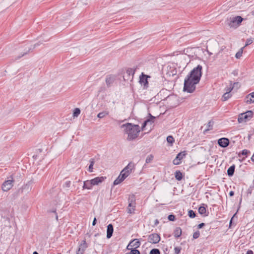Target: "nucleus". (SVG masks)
Here are the masks:
<instances>
[{"instance_id": "nucleus-1", "label": "nucleus", "mask_w": 254, "mask_h": 254, "mask_svg": "<svg viewBox=\"0 0 254 254\" xmlns=\"http://www.w3.org/2000/svg\"><path fill=\"white\" fill-rule=\"evenodd\" d=\"M202 67L198 65L186 76L184 81V91L192 93L195 89L202 75Z\"/></svg>"}, {"instance_id": "nucleus-2", "label": "nucleus", "mask_w": 254, "mask_h": 254, "mask_svg": "<svg viewBox=\"0 0 254 254\" xmlns=\"http://www.w3.org/2000/svg\"><path fill=\"white\" fill-rule=\"evenodd\" d=\"M124 128L125 132L128 134L127 139L132 140L136 138L140 131V127L138 125H134L131 123L124 124L121 126Z\"/></svg>"}, {"instance_id": "nucleus-3", "label": "nucleus", "mask_w": 254, "mask_h": 254, "mask_svg": "<svg viewBox=\"0 0 254 254\" xmlns=\"http://www.w3.org/2000/svg\"><path fill=\"white\" fill-rule=\"evenodd\" d=\"M243 20V18L240 16H237L230 19H227L226 21V24L230 28H233L236 29L237 28L241 23Z\"/></svg>"}, {"instance_id": "nucleus-4", "label": "nucleus", "mask_w": 254, "mask_h": 254, "mask_svg": "<svg viewBox=\"0 0 254 254\" xmlns=\"http://www.w3.org/2000/svg\"><path fill=\"white\" fill-rule=\"evenodd\" d=\"M38 45H39V44L38 43L35 44L34 45H31L30 46L27 44L25 45L23 47H22V49H23V51L21 53L20 55L15 58V60H18L24 56L28 54V53H29L30 51H32Z\"/></svg>"}, {"instance_id": "nucleus-5", "label": "nucleus", "mask_w": 254, "mask_h": 254, "mask_svg": "<svg viewBox=\"0 0 254 254\" xmlns=\"http://www.w3.org/2000/svg\"><path fill=\"white\" fill-rule=\"evenodd\" d=\"M10 180L5 181L1 186V189L4 191H7L12 188L14 180L12 176H10Z\"/></svg>"}, {"instance_id": "nucleus-6", "label": "nucleus", "mask_w": 254, "mask_h": 254, "mask_svg": "<svg viewBox=\"0 0 254 254\" xmlns=\"http://www.w3.org/2000/svg\"><path fill=\"white\" fill-rule=\"evenodd\" d=\"M128 205L127 212L128 213H132L134 212L135 207V199L134 195H132L128 199Z\"/></svg>"}, {"instance_id": "nucleus-7", "label": "nucleus", "mask_w": 254, "mask_h": 254, "mask_svg": "<svg viewBox=\"0 0 254 254\" xmlns=\"http://www.w3.org/2000/svg\"><path fill=\"white\" fill-rule=\"evenodd\" d=\"M134 164L130 162L121 172L126 175V177L127 178L130 174L132 170L134 169Z\"/></svg>"}, {"instance_id": "nucleus-8", "label": "nucleus", "mask_w": 254, "mask_h": 254, "mask_svg": "<svg viewBox=\"0 0 254 254\" xmlns=\"http://www.w3.org/2000/svg\"><path fill=\"white\" fill-rule=\"evenodd\" d=\"M150 77V76L144 74L143 72L140 75L139 82L141 85H143L144 89H146L148 87V82L147 78Z\"/></svg>"}, {"instance_id": "nucleus-9", "label": "nucleus", "mask_w": 254, "mask_h": 254, "mask_svg": "<svg viewBox=\"0 0 254 254\" xmlns=\"http://www.w3.org/2000/svg\"><path fill=\"white\" fill-rule=\"evenodd\" d=\"M160 241V235L157 233L152 234L148 236V242L151 244H157Z\"/></svg>"}, {"instance_id": "nucleus-10", "label": "nucleus", "mask_w": 254, "mask_h": 254, "mask_svg": "<svg viewBox=\"0 0 254 254\" xmlns=\"http://www.w3.org/2000/svg\"><path fill=\"white\" fill-rule=\"evenodd\" d=\"M32 184V182H28L26 184L23 185L20 189H19L18 190L19 192L21 193L29 192L31 190Z\"/></svg>"}, {"instance_id": "nucleus-11", "label": "nucleus", "mask_w": 254, "mask_h": 254, "mask_svg": "<svg viewBox=\"0 0 254 254\" xmlns=\"http://www.w3.org/2000/svg\"><path fill=\"white\" fill-rule=\"evenodd\" d=\"M218 145L222 147H226L229 144V140L227 138H221L218 140Z\"/></svg>"}, {"instance_id": "nucleus-12", "label": "nucleus", "mask_w": 254, "mask_h": 254, "mask_svg": "<svg viewBox=\"0 0 254 254\" xmlns=\"http://www.w3.org/2000/svg\"><path fill=\"white\" fill-rule=\"evenodd\" d=\"M106 179V177H98L91 180V184L93 186L98 185L99 183H101Z\"/></svg>"}, {"instance_id": "nucleus-13", "label": "nucleus", "mask_w": 254, "mask_h": 254, "mask_svg": "<svg viewBox=\"0 0 254 254\" xmlns=\"http://www.w3.org/2000/svg\"><path fill=\"white\" fill-rule=\"evenodd\" d=\"M136 68H128L126 70V74H127V80H128L130 79V76H131V79L133 78V76L135 73V70ZM125 77H126V75L124 76V78L125 79Z\"/></svg>"}, {"instance_id": "nucleus-14", "label": "nucleus", "mask_w": 254, "mask_h": 254, "mask_svg": "<svg viewBox=\"0 0 254 254\" xmlns=\"http://www.w3.org/2000/svg\"><path fill=\"white\" fill-rule=\"evenodd\" d=\"M116 79L114 75H109L106 76V83L108 87H110L111 85L114 83Z\"/></svg>"}, {"instance_id": "nucleus-15", "label": "nucleus", "mask_w": 254, "mask_h": 254, "mask_svg": "<svg viewBox=\"0 0 254 254\" xmlns=\"http://www.w3.org/2000/svg\"><path fill=\"white\" fill-rule=\"evenodd\" d=\"M127 178L126 177V175H123V173H120V174L118 176V177L114 181L113 184L114 186L117 185L121 183H122L123 181Z\"/></svg>"}, {"instance_id": "nucleus-16", "label": "nucleus", "mask_w": 254, "mask_h": 254, "mask_svg": "<svg viewBox=\"0 0 254 254\" xmlns=\"http://www.w3.org/2000/svg\"><path fill=\"white\" fill-rule=\"evenodd\" d=\"M86 248L87 244L85 241H83V243L79 246L76 254H83Z\"/></svg>"}, {"instance_id": "nucleus-17", "label": "nucleus", "mask_w": 254, "mask_h": 254, "mask_svg": "<svg viewBox=\"0 0 254 254\" xmlns=\"http://www.w3.org/2000/svg\"><path fill=\"white\" fill-rule=\"evenodd\" d=\"M113 231L114 228L113 225L111 224H109L107 229V238L108 239L110 238L112 236Z\"/></svg>"}, {"instance_id": "nucleus-18", "label": "nucleus", "mask_w": 254, "mask_h": 254, "mask_svg": "<svg viewBox=\"0 0 254 254\" xmlns=\"http://www.w3.org/2000/svg\"><path fill=\"white\" fill-rule=\"evenodd\" d=\"M140 245V243L138 240L134 239L129 243L128 247L130 246L131 247L133 248L132 249H136L137 248L139 247Z\"/></svg>"}, {"instance_id": "nucleus-19", "label": "nucleus", "mask_w": 254, "mask_h": 254, "mask_svg": "<svg viewBox=\"0 0 254 254\" xmlns=\"http://www.w3.org/2000/svg\"><path fill=\"white\" fill-rule=\"evenodd\" d=\"M249 119L247 117V115H245V113L241 114L238 117V121L239 123H241L243 122H246Z\"/></svg>"}, {"instance_id": "nucleus-20", "label": "nucleus", "mask_w": 254, "mask_h": 254, "mask_svg": "<svg viewBox=\"0 0 254 254\" xmlns=\"http://www.w3.org/2000/svg\"><path fill=\"white\" fill-rule=\"evenodd\" d=\"M151 119H147L143 122L141 127L142 130H143L144 129L145 127L146 126L147 124H150V125H151L153 123V120L155 119V118L152 116H151Z\"/></svg>"}, {"instance_id": "nucleus-21", "label": "nucleus", "mask_w": 254, "mask_h": 254, "mask_svg": "<svg viewBox=\"0 0 254 254\" xmlns=\"http://www.w3.org/2000/svg\"><path fill=\"white\" fill-rule=\"evenodd\" d=\"M93 185L91 184V180H87L84 182V184L82 187L83 189L90 190L92 189Z\"/></svg>"}, {"instance_id": "nucleus-22", "label": "nucleus", "mask_w": 254, "mask_h": 254, "mask_svg": "<svg viewBox=\"0 0 254 254\" xmlns=\"http://www.w3.org/2000/svg\"><path fill=\"white\" fill-rule=\"evenodd\" d=\"M247 100L246 102L249 104L254 103V92L249 94L247 96Z\"/></svg>"}, {"instance_id": "nucleus-23", "label": "nucleus", "mask_w": 254, "mask_h": 254, "mask_svg": "<svg viewBox=\"0 0 254 254\" xmlns=\"http://www.w3.org/2000/svg\"><path fill=\"white\" fill-rule=\"evenodd\" d=\"M235 166L234 165L230 166L227 170V174L229 176H232L235 172Z\"/></svg>"}, {"instance_id": "nucleus-24", "label": "nucleus", "mask_w": 254, "mask_h": 254, "mask_svg": "<svg viewBox=\"0 0 254 254\" xmlns=\"http://www.w3.org/2000/svg\"><path fill=\"white\" fill-rule=\"evenodd\" d=\"M174 236L176 238H179L182 235V230L180 227H177L174 231Z\"/></svg>"}, {"instance_id": "nucleus-25", "label": "nucleus", "mask_w": 254, "mask_h": 254, "mask_svg": "<svg viewBox=\"0 0 254 254\" xmlns=\"http://www.w3.org/2000/svg\"><path fill=\"white\" fill-rule=\"evenodd\" d=\"M175 176L176 180L181 181L183 178L182 173L180 171H176L175 173Z\"/></svg>"}, {"instance_id": "nucleus-26", "label": "nucleus", "mask_w": 254, "mask_h": 254, "mask_svg": "<svg viewBox=\"0 0 254 254\" xmlns=\"http://www.w3.org/2000/svg\"><path fill=\"white\" fill-rule=\"evenodd\" d=\"M90 162V165L89 166V168H88V171L89 172H93V165L94 164V163H95V160H94V159L93 158H92L89 161Z\"/></svg>"}, {"instance_id": "nucleus-27", "label": "nucleus", "mask_w": 254, "mask_h": 254, "mask_svg": "<svg viewBox=\"0 0 254 254\" xmlns=\"http://www.w3.org/2000/svg\"><path fill=\"white\" fill-rule=\"evenodd\" d=\"M231 96V95L230 93H229V92H226L224 94L222 97V100L223 101H225L227 100L229 98H230Z\"/></svg>"}, {"instance_id": "nucleus-28", "label": "nucleus", "mask_w": 254, "mask_h": 254, "mask_svg": "<svg viewBox=\"0 0 254 254\" xmlns=\"http://www.w3.org/2000/svg\"><path fill=\"white\" fill-rule=\"evenodd\" d=\"M186 155V152L185 151L180 152L177 155V158H179V160H181Z\"/></svg>"}, {"instance_id": "nucleus-29", "label": "nucleus", "mask_w": 254, "mask_h": 254, "mask_svg": "<svg viewBox=\"0 0 254 254\" xmlns=\"http://www.w3.org/2000/svg\"><path fill=\"white\" fill-rule=\"evenodd\" d=\"M109 115V112L107 111H104L102 112L99 113L97 115V117L99 118H103L104 117H106V116Z\"/></svg>"}, {"instance_id": "nucleus-30", "label": "nucleus", "mask_w": 254, "mask_h": 254, "mask_svg": "<svg viewBox=\"0 0 254 254\" xmlns=\"http://www.w3.org/2000/svg\"><path fill=\"white\" fill-rule=\"evenodd\" d=\"M213 122L212 121H210L207 124V128L205 129V131H207L212 129Z\"/></svg>"}, {"instance_id": "nucleus-31", "label": "nucleus", "mask_w": 254, "mask_h": 254, "mask_svg": "<svg viewBox=\"0 0 254 254\" xmlns=\"http://www.w3.org/2000/svg\"><path fill=\"white\" fill-rule=\"evenodd\" d=\"M198 212L201 215L205 214L206 208L203 206H200L198 208Z\"/></svg>"}, {"instance_id": "nucleus-32", "label": "nucleus", "mask_w": 254, "mask_h": 254, "mask_svg": "<svg viewBox=\"0 0 254 254\" xmlns=\"http://www.w3.org/2000/svg\"><path fill=\"white\" fill-rule=\"evenodd\" d=\"M154 156L152 154L149 155L146 158L145 162L148 164L150 163L153 159Z\"/></svg>"}, {"instance_id": "nucleus-33", "label": "nucleus", "mask_w": 254, "mask_h": 254, "mask_svg": "<svg viewBox=\"0 0 254 254\" xmlns=\"http://www.w3.org/2000/svg\"><path fill=\"white\" fill-rule=\"evenodd\" d=\"M80 110L79 108H76L74 109V111H73V116L74 117H76L77 116H78V115L80 114Z\"/></svg>"}, {"instance_id": "nucleus-34", "label": "nucleus", "mask_w": 254, "mask_h": 254, "mask_svg": "<svg viewBox=\"0 0 254 254\" xmlns=\"http://www.w3.org/2000/svg\"><path fill=\"white\" fill-rule=\"evenodd\" d=\"M248 118L250 120L251 118H252L253 116V112L252 111H248L244 113Z\"/></svg>"}, {"instance_id": "nucleus-35", "label": "nucleus", "mask_w": 254, "mask_h": 254, "mask_svg": "<svg viewBox=\"0 0 254 254\" xmlns=\"http://www.w3.org/2000/svg\"><path fill=\"white\" fill-rule=\"evenodd\" d=\"M167 141L168 143L173 144L175 140L172 136L169 135L167 137Z\"/></svg>"}, {"instance_id": "nucleus-36", "label": "nucleus", "mask_w": 254, "mask_h": 254, "mask_svg": "<svg viewBox=\"0 0 254 254\" xmlns=\"http://www.w3.org/2000/svg\"><path fill=\"white\" fill-rule=\"evenodd\" d=\"M243 54V48H241L236 54L235 57L237 59H239Z\"/></svg>"}, {"instance_id": "nucleus-37", "label": "nucleus", "mask_w": 254, "mask_h": 254, "mask_svg": "<svg viewBox=\"0 0 254 254\" xmlns=\"http://www.w3.org/2000/svg\"><path fill=\"white\" fill-rule=\"evenodd\" d=\"M188 215L190 218H193L195 216V214L193 210H190L188 212Z\"/></svg>"}, {"instance_id": "nucleus-38", "label": "nucleus", "mask_w": 254, "mask_h": 254, "mask_svg": "<svg viewBox=\"0 0 254 254\" xmlns=\"http://www.w3.org/2000/svg\"><path fill=\"white\" fill-rule=\"evenodd\" d=\"M140 252L136 249H132L129 253H127L126 254H140Z\"/></svg>"}, {"instance_id": "nucleus-39", "label": "nucleus", "mask_w": 254, "mask_h": 254, "mask_svg": "<svg viewBox=\"0 0 254 254\" xmlns=\"http://www.w3.org/2000/svg\"><path fill=\"white\" fill-rule=\"evenodd\" d=\"M160 251L158 249H154L151 250L150 254H160Z\"/></svg>"}, {"instance_id": "nucleus-40", "label": "nucleus", "mask_w": 254, "mask_h": 254, "mask_svg": "<svg viewBox=\"0 0 254 254\" xmlns=\"http://www.w3.org/2000/svg\"><path fill=\"white\" fill-rule=\"evenodd\" d=\"M250 153V151L247 149H244L242 151L241 154L247 156Z\"/></svg>"}, {"instance_id": "nucleus-41", "label": "nucleus", "mask_w": 254, "mask_h": 254, "mask_svg": "<svg viewBox=\"0 0 254 254\" xmlns=\"http://www.w3.org/2000/svg\"><path fill=\"white\" fill-rule=\"evenodd\" d=\"M254 41V39L253 38H249L246 41L245 46H247L250 44H251Z\"/></svg>"}, {"instance_id": "nucleus-42", "label": "nucleus", "mask_w": 254, "mask_h": 254, "mask_svg": "<svg viewBox=\"0 0 254 254\" xmlns=\"http://www.w3.org/2000/svg\"><path fill=\"white\" fill-rule=\"evenodd\" d=\"M173 162L174 165H179L181 163V160H179V158L177 157L174 159Z\"/></svg>"}, {"instance_id": "nucleus-43", "label": "nucleus", "mask_w": 254, "mask_h": 254, "mask_svg": "<svg viewBox=\"0 0 254 254\" xmlns=\"http://www.w3.org/2000/svg\"><path fill=\"white\" fill-rule=\"evenodd\" d=\"M181 249H181V247H175L174 248V251H175V254H180Z\"/></svg>"}, {"instance_id": "nucleus-44", "label": "nucleus", "mask_w": 254, "mask_h": 254, "mask_svg": "<svg viewBox=\"0 0 254 254\" xmlns=\"http://www.w3.org/2000/svg\"><path fill=\"white\" fill-rule=\"evenodd\" d=\"M200 236V233L198 231H196L194 232L193 234V239H197Z\"/></svg>"}, {"instance_id": "nucleus-45", "label": "nucleus", "mask_w": 254, "mask_h": 254, "mask_svg": "<svg viewBox=\"0 0 254 254\" xmlns=\"http://www.w3.org/2000/svg\"><path fill=\"white\" fill-rule=\"evenodd\" d=\"M168 218L170 221H173L175 219V216L173 214H170L168 216Z\"/></svg>"}, {"instance_id": "nucleus-46", "label": "nucleus", "mask_w": 254, "mask_h": 254, "mask_svg": "<svg viewBox=\"0 0 254 254\" xmlns=\"http://www.w3.org/2000/svg\"><path fill=\"white\" fill-rule=\"evenodd\" d=\"M71 182L70 181H68L65 182L64 187L66 188H69L70 186Z\"/></svg>"}, {"instance_id": "nucleus-47", "label": "nucleus", "mask_w": 254, "mask_h": 254, "mask_svg": "<svg viewBox=\"0 0 254 254\" xmlns=\"http://www.w3.org/2000/svg\"><path fill=\"white\" fill-rule=\"evenodd\" d=\"M232 87H233V88L236 87L237 89H238L240 87V84L238 82H235L233 84V86H232Z\"/></svg>"}, {"instance_id": "nucleus-48", "label": "nucleus", "mask_w": 254, "mask_h": 254, "mask_svg": "<svg viewBox=\"0 0 254 254\" xmlns=\"http://www.w3.org/2000/svg\"><path fill=\"white\" fill-rule=\"evenodd\" d=\"M232 82H231L230 87L229 88H227L226 92H229V93H230V92L232 90V89H233V87H232Z\"/></svg>"}, {"instance_id": "nucleus-49", "label": "nucleus", "mask_w": 254, "mask_h": 254, "mask_svg": "<svg viewBox=\"0 0 254 254\" xmlns=\"http://www.w3.org/2000/svg\"><path fill=\"white\" fill-rule=\"evenodd\" d=\"M204 225L205 224L204 223H201L198 225L197 227L198 229H200L202 228Z\"/></svg>"}, {"instance_id": "nucleus-50", "label": "nucleus", "mask_w": 254, "mask_h": 254, "mask_svg": "<svg viewBox=\"0 0 254 254\" xmlns=\"http://www.w3.org/2000/svg\"><path fill=\"white\" fill-rule=\"evenodd\" d=\"M96 221H97V220H96V218H94V220H93V222H92V225H93V226H94V225H96Z\"/></svg>"}, {"instance_id": "nucleus-51", "label": "nucleus", "mask_w": 254, "mask_h": 254, "mask_svg": "<svg viewBox=\"0 0 254 254\" xmlns=\"http://www.w3.org/2000/svg\"><path fill=\"white\" fill-rule=\"evenodd\" d=\"M246 254H254V252L252 250H248Z\"/></svg>"}, {"instance_id": "nucleus-52", "label": "nucleus", "mask_w": 254, "mask_h": 254, "mask_svg": "<svg viewBox=\"0 0 254 254\" xmlns=\"http://www.w3.org/2000/svg\"><path fill=\"white\" fill-rule=\"evenodd\" d=\"M234 195V192L233 191H231L230 192H229V195L230 196H232Z\"/></svg>"}, {"instance_id": "nucleus-53", "label": "nucleus", "mask_w": 254, "mask_h": 254, "mask_svg": "<svg viewBox=\"0 0 254 254\" xmlns=\"http://www.w3.org/2000/svg\"><path fill=\"white\" fill-rule=\"evenodd\" d=\"M158 223H159V221L157 219H156L155 221L154 224L155 225H157Z\"/></svg>"}, {"instance_id": "nucleus-54", "label": "nucleus", "mask_w": 254, "mask_h": 254, "mask_svg": "<svg viewBox=\"0 0 254 254\" xmlns=\"http://www.w3.org/2000/svg\"><path fill=\"white\" fill-rule=\"evenodd\" d=\"M33 254H39L36 251L33 252Z\"/></svg>"}, {"instance_id": "nucleus-55", "label": "nucleus", "mask_w": 254, "mask_h": 254, "mask_svg": "<svg viewBox=\"0 0 254 254\" xmlns=\"http://www.w3.org/2000/svg\"><path fill=\"white\" fill-rule=\"evenodd\" d=\"M232 219H233V218H232L231 219V220H230V224H231Z\"/></svg>"}, {"instance_id": "nucleus-56", "label": "nucleus", "mask_w": 254, "mask_h": 254, "mask_svg": "<svg viewBox=\"0 0 254 254\" xmlns=\"http://www.w3.org/2000/svg\"><path fill=\"white\" fill-rule=\"evenodd\" d=\"M56 219H58V215H56Z\"/></svg>"}, {"instance_id": "nucleus-57", "label": "nucleus", "mask_w": 254, "mask_h": 254, "mask_svg": "<svg viewBox=\"0 0 254 254\" xmlns=\"http://www.w3.org/2000/svg\"><path fill=\"white\" fill-rule=\"evenodd\" d=\"M235 215H236V214H234V216H233V217H232V218L234 217V216H235Z\"/></svg>"}, {"instance_id": "nucleus-58", "label": "nucleus", "mask_w": 254, "mask_h": 254, "mask_svg": "<svg viewBox=\"0 0 254 254\" xmlns=\"http://www.w3.org/2000/svg\"><path fill=\"white\" fill-rule=\"evenodd\" d=\"M235 215H236V214H234V216H233V217H232V218L234 217V216H235Z\"/></svg>"}]
</instances>
